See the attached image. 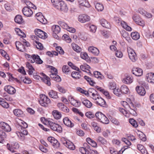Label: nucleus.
<instances>
[{"label": "nucleus", "instance_id": "f257e3e1", "mask_svg": "<svg viewBox=\"0 0 154 154\" xmlns=\"http://www.w3.org/2000/svg\"><path fill=\"white\" fill-rule=\"evenodd\" d=\"M35 33L36 36L34 35L32 36V39L34 41V44L35 43V42L38 41L39 40L38 37L41 38L45 39L48 37L47 34L46 32L39 29H35Z\"/></svg>", "mask_w": 154, "mask_h": 154}, {"label": "nucleus", "instance_id": "de8ad7c7", "mask_svg": "<svg viewBox=\"0 0 154 154\" xmlns=\"http://www.w3.org/2000/svg\"><path fill=\"white\" fill-rule=\"evenodd\" d=\"M81 58L86 61H88L90 60L87 53L85 52H81L80 54Z\"/></svg>", "mask_w": 154, "mask_h": 154}, {"label": "nucleus", "instance_id": "5701e85b", "mask_svg": "<svg viewBox=\"0 0 154 154\" xmlns=\"http://www.w3.org/2000/svg\"><path fill=\"white\" fill-rule=\"evenodd\" d=\"M100 22L101 25L103 27L108 29L110 28L111 27L109 23L106 20L104 19H100Z\"/></svg>", "mask_w": 154, "mask_h": 154}, {"label": "nucleus", "instance_id": "49530a36", "mask_svg": "<svg viewBox=\"0 0 154 154\" xmlns=\"http://www.w3.org/2000/svg\"><path fill=\"white\" fill-rule=\"evenodd\" d=\"M58 24L64 29H66L68 27V25L63 20H60L58 21Z\"/></svg>", "mask_w": 154, "mask_h": 154}, {"label": "nucleus", "instance_id": "6ab92c4d", "mask_svg": "<svg viewBox=\"0 0 154 154\" xmlns=\"http://www.w3.org/2000/svg\"><path fill=\"white\" fill-rule=\"evenodd\" d=\"M57 9L64 13L67 12L68 10L66 4L63 1L61 2L60 6Z\"/></svg>", "mask_w": 154, "mask_h": 154}, {"label": "nucleus", "instance_id": "c85d7f7f", "mask_svg": "<svg viewBox=\"0 0 154 154\" xmlns=\"http://www.w3.org/2000/svg\"><path fill=\"white\" fill-rule=\"evenodd\" d=\"M58 106L61 110L64 112H68L69 111V109L62 103H58Z\"/></svg>", "mask_w": 154, "mask_h": 154}, {"label": "nucleus", "instance_id": "1a4fd4ad", "mask_svg": "<svg viewBox=\"0 0 154 154\" xmlns=\"http://www.w3.org/2000/svg\"><path fill=\"white\" fill-rule=\"evenodd\" d=\"M127 107H128V111L131 114L133 115L134 116H136L137 115L136 110L137 109L136 107L134 105L132 102L130 103L129 105H128Z\"/></svg>", "mask_w": 154, "mask_h": 154}, {"label": "nucleus", "instance_id": "4468645a", "mask_svg": "<svg viewBox=\"0 0 154 154\" xmlns=\"http://www.w3.org/2000/svg\"><path fill=\"white\" fill-rule=\"evenodd\" d=\"M33 60H31V63H34L35 62L36 63L38 64H42L43 61L41 59L39 56L38 55L32 54Z\"/></svg>", "mask_w": 154, "mask_h": 154}, {"label": "nucleus", "instance_id": "6e6d98bb", "mask_svg": "<svg viewBox=\"0 0 154 154\" xmlns=\"http://www.w3.org/2000/svg\"><path fill=\"white\" fill-rule=\"evenodd\" d=\"M49 79L50 78L48 77H46V78H42V80L48 85L50 86L51 85V83Z\"/></svg>", "mask_w": 154, "mask_h": 154}, {"label": "nucleus", "instance_id": "cd10ccee", "mask_svg": "<svg viewBox=\"0 0 154 154\" xmlns=\"http://www.w3.org/2000/svg\"><path fill=\"white\" fill-rule=\"evenodd\" d=\"M82 101L83 105L88 108H90L92 106V103L87 99H83L82 100Z\"/></svg>", "mask_w": 154, "mask_h": 154}, {"label": "nucleus", "instance_id": "412c9836", "mask_svg": "<svg viewBox=\"0 0 154 154\" xmlns=\"http://www.w3.org/2000/svg\"><path fill=\"white\" fill-rule=\"evenodd\" d=\"M63 122L65 125L69 128H72L74 126V124L68 118L65 117L63 120Z\"/></svg>", "mask_w": 154, "mask_h": 154}, {"label": "nucleus", "instance_id": "423d86ee", "mask_svg": "<svg viewBox=\"0 0 154 154\" xmlns=\"http://www.w3.org/2000/svg\"><path fill=\"white\" fill-rule=\"evenodd\" d=\"M50 100L47 96L45 95H42L41 96L39 100L40 104L44 107H47L48 104L51 103Z\"/></svg>", "mask_w": 154, "mask_h": 154}, {"label": "nucleus", "instance_id": "4d7b16f0", "mask_svg": "<svg viewBox=\"0 0 154 154\" xmlns=\"http://www.w3.org/2000/svg\"><path fill=\"white\" fill-rule=\"evenodd\" d=\"M109 151L111 154H121V150L117 151L114 148H110Z\"/></svg>", "mask_w": 154, "mask_h": 154}, {"label": "nucleus", "instance_id": "a18cd8bd", "mask_svg": "<svg viewBox=\"0 0 154 154\" xmlns=\"http://www.w3.org/2000/svg\"><path fill=\"white\" fill-rule=\"evenodd\" d=\"M96 9L98 11H102L104 8L103 5L100 3H97L95 5Z\"/></svg>", "mask_w": 154, "mask_h": 154}, {"label": "nucleus", "instance_id": "39448f33", "mask_svg": "<svg viewBox=\"0 0 154 154\" xmlns=\"http://www.w3.org/2000/svg\"><path fill=\"white\" fill-rule=\"evenodd\" d=\"M20 146L19 143L16 142L12 143L11 145L8 143L7 144V149L12 152H17V150L19 148Z\"/></svg>", "mask_w": 154, "mask_h": 154}, {"label": "nucleus", "instance_id": "2f4dec72", "mask_svg": "<svg viewBox=\"0 0 154 154\" xmlns=\"http://www.w3.org/2000/svg\"><path fill=\"white\" fill-rule=\"evenodd\" d=\"M71 45L73 49L76 52L79 53L81 51V48L75 43H72Z\"/></svg>", "mask_w": 154, "mask_h": 154}, {"label": "nucleus", "instance_id": "79ce46f5", "mask_svg": "<svg viewBox=\"0 0 154 154\" xmlns=\"http://www.w3.org/2000/svg\"><path fill=\"white\" fill-rule=\"evenodd\" d=\"M14 115L17 117L21 116L23 114V111L19 109H15L13 110Z\"/></svg>", "mask_w": 154, "mask_h": 154}, {"label": "nucleus", "instance_id": "e2e57ef3", "mask_svg": "<svg viewBox=\"0 0 154 154\" xmlns=\"http://www.w3.org/2000/svg\"><path fill=\"white\" fill-rule=\"evenodd\" d=\"M134 21L137 23L138 21L140 20V17L137 14H135L133 15L132 17Z\"/></svg>", "mask_w": 154, "mask_h": 154}, {"label": "nucleus", "instance_id": "774afa93", "mask_svg": "<svg viewBox=\"0 0 154 154\" xmlns=\"http://www.w3.org/2000/svg\"><path fill=\"white\" fill-rule=\"evenodd\" d=\"M7 74L9 78V79L8 80L9 81L11 82L14 81V80H17V79L15 78L12 75L11 73L8 72L7 73Z\"/></svg>", "mask_w": 154, "mask_h": 154}, {"label": "nucleus", "instance_id": "9b49d317", "mask_svg": "<svg viewBox=\"0 0 154 154\" xmlns=\"http://www.w3.org/2000/svg\"><path fill=\"white\" fill-rule=\"evenodd\" d=\"M128 53L129 58L132 61L134 62L137 60V57L134 50H130L128 51Z\"/></svg>", "mask_w": 154, "mask_h": 154}, {"label": "nucleus", "instance_id": "69168bd1", "mask_svg": "<svg viewBox=\"0 0 154 154\" xmlns=\"http://www.w3.org/2000/svg\"><path fill=\"white\" fill-rule=\"evenodd\" d=\"M37 45H36V46L37 49L40 50H43V47L42 45L38 41H36L35 43Z\"/></svg>", "mask_w": 154, "mask_h": 154}, {"label": "nucleus", "instance_id": "e433bc0d", "mask_svg": "<svg viewBox=\"0 0 154 154\" xmlns=\"http://www.w3.org/2000/svg\"><path fill=\"white\" fill-rule=\"evenodd\" d=\"M63 72L66 75H68L71 72L70 68L67 65H64L62 68Z\"/></svg>", "mask_w": 154, "mask_h": 154}, {"label": "nucleus", "instance_id": "393cba45", "mask_svg": "<svg viewBox=\"0 0 154 154\" xmlns=\"http://www.w3.org/2000/svg\"><path fill=\"white\" fill-rule=\"evenodd\" d=\"M96 140L97 143L100 144L105 145H107V140L105 138L101 136L98 137L96 139Z\"/></svg>", "mask_w": 154, "mask_h": 154}, {"label": "nucleus", "instance_id": "f03ea898", "mask_svg": "<svg viewBox=\"0 0 154 154\" xmlns=\"http://www.w3.org/2000/svg\"><path fill=\"white\" fill-rule=\"evenodd\" d=\"M95 116L97 121L103 124H107L109 122L107 118L101 112H97L95 114Z\"/></svg>", "mask_w": 154, "mask_h": 154}, {"label": "nucleus", "instance_id": "13d9d810", "mask_svg": "<svg viewBox=\"0 0 154 154\" xmlns=\"http://www.w3.org/2000/svg\"><path fill=\"white\" fill-rule=\"evenodd\" d=\"M52 144L55 148H57L60 146V143L55 139L53 141Z\"/></svg>", "mask_w": 154, "mask_h": 154}, {"label": "nucleus", "instance_id": "bb28decb", "mask_svg": "<svg viewBox=\"0 0 154 154\" xmlns=\"http://www.w3.org/2000/svg\"><path fill=\"white\" fill-rule=\"evenodd\" d=\"M49 96L53 99H57L59 98L57 95V92L53 90H50L48 91Z\"/></svg>", "mask_w": 154, "mask_h": 154}, {"label": "nucleus", "instance_id": "7c9ffc66", "mask_svg": "<svg viewBox=\"0 0 154 154\" xmlns=\"http://www.w3.org/2000/svg\"><path fill=\"white\" fill-rule=\"evenodd\" d=\"M6 136V134L5 132L2 130L0 131V143H3L5 142Z\"/></svg>", "mask_w": 154, "mask_h": 154}, {"label": "nucleus", "instance_id": "a878e982", "mask_svg": "<svg viewBox=\"0 0 154 154\" xmlns=\"http://www.w3.org/2000/svg\"><path fill=\"white\" fill-rule=\"evenodd\" d=\"M133 81V78L131 75H127L126 77L123 79V82L126 84H130Z\"/></svg>", "mask_w": 154, "mask_h": 154}, {"label": "nucleus", "instance_id": "473e14b6", "mask_svg": "<svg viewBox=\"0 0 154 154\" xmlns=\"http://www.w3.org/2000/svg\"><path fill=\"white\" fill-rule=\"evenodd\" d=\"M36 16L37 20L42 23L45 24V22L43 19L44 17L42 15L41 13H38L36 14Z\"/></svg>", "mask_w": 154, "mask_h": 154}, {"label": "nucleus", "instance_id": "bf43d9fd", "mask_svg": "<svg viewBox=\"0 0 154 154\" xmlns=\"http://www.w3.org/2000/svg\"><path fill=\"white\" fill-rule=\"evenodd\" d=\"M61 141L62 143L65 146L70 141L68 140L66 138L64 137H62L61 138Z\"/></svg>", "mask_w": 154, "mask_h": 154}, {"label": "nucleus", "instance_id": "338daca9", "mask_svg": "<svg viewBox=\"0 0 154 154\" xmlns=\"http://www.w3.org/2000/svg\"><path fill=\"white\" fill-rule=\"evenodd\" d=\"M56 49L57 52H58L61 55L64 54V51L61 47H57Z\"/></svg>", "mask_w": 154, "mask_h": 154}, {"label": "nucleus", "instance_id": "f3484780", "mask_svg": "<svg viewBox=\"0 0 154 154\" xmlns=\"http://www.w3.org/2000/svg\"><path fill=\"white\" fill-rule=\"evenodd\" d=\"M4 89L8 93L13 94L16 92V90L14 88L10 86L7 85L5 87Z\"/></svg>", "mask_w": 154, "mask_h": 154}, {"label": "nucleus", "instance_id": "7ed1b4c3", "mask_svg": "<svg viewBox=\"0 0 154 154\" xmlns=\"http://www.w3.org/2000/svg\"><path fill=\"white\" fill-rule=\"evenodd\" d=\"M53 120L51 119V121H48V125L50 126L51 129L52 130L57 131L59 133H61L62 131L61 127L59 125L53 122Z\"/></svg>", "mask_w": 154, "mask_h": 154}, {"label": "nucleus", "instance_id": "2eb2a0df", "mask_svg": "<svg viewBox=\"0 0 154 154\" xmlns=\"http://www.w3.org/2000/svg\"><path fill=\"white\" fill-rule=\"evenodd\" d=\"M0 127L6 132H9L11 130L10 126L7 123L4 122H0Z\"/></svg>", "mask_w": 154, "mask_h": 154}, {"label": "nucleus", "instance_id": "6e6552de", "mask_svg": "<svg viewBox=\"0 0 154 154\" xmlns=\"http://www.w3.org/2000/svg\"><path fill=\"white\" fill-rule=\"evenodd\" d=\"M90 17L85 14H82L79 16L78 19L81 23H85L89 21L90 20Z\"/></svg>", "mask_w": 154, "mask_h": 154}, {"label": "nucleus", "instance_id": "c9c22d12", "mask_svg": "<svg viewBox=\"0 0 154 154\" xmlns=\"http://www.w3.org/2000/svg\"><path fill=\"white\" fill-rule=\"evenodd\" d=\"M120 89L122 93L127 94H128L129 93V90L128 87L125 85H122Z\"/></svg>", "mask_w": 154, "mask_h": 154}, {"label": "nucleus", "instance_id": "3c124183", "mask_svg": "<svg viewBox=\"0 0 154 154\" xmlns=\"http://www.w3.org/2000/svg\"><path fill=\"white\" fill-rule=\"evenodd\" d=\"M15 31L17 34L19 36H21L23 37H26L25 34L22 32V31L19 28H16L15 29Z\"/></svg>", "mask_w": 154, "mask_h": 154}, {"label": "nucleus", "instance_id": "a211bd4d", "mask_svg": "<svg viewBox=\"0 0 154 154\" xmlns=\"http://www.w3.org/2000/svg\"><path fill=\"white\" fill-rule=\"evenodd\" d=\"M132 73L136 76H140L143 74V70L139 68H134L132 71Z\"/></svg>", "mask_w": 154, "mask_h": 154}, {"label": "nucleus", "instance_id": "864d4df0", "mask_svg": "<svg viewBox=\"0 0 154 154\" xmlns=\"http://www.w3.org/2000/svg\"><path fill=\"white\" fill-rule=\"evenodd\" d=\"M41 121L43 122V124L45 125H48L49 123L48 122V121H51V119H45V117H42L40 119Z\"/></svg>", "mask_w": 154, "mask_h": 154}, {"label": "nucleus", "instance_id": "a19ab883", "mask_svg": "<svg viewBox=\"0 0 154 154\" xmlns=\"http://www.w3.org/2000/svg\"><path fill=\"white\" fill-rule=\"evenodd\" d=\"M131 35L132 38L135 40H138L140 37L139 34L137 32H132Z\"/></svg>", "mask_w": 154, "mask_h": 154}, {"label": "nucleus", "instance_id": "c03bdc74", "mask_svg": "<svg viewBox=\"0 0 154 154\" xmlns=\"http://www.w3.org/2000/svg\"><path fill=\"white\" fill-rule=\"evenodd\" d=\"M52 30L54 32L59 33L60 31V28L59 26L54 25L52 27Z\"/></svg>", "mask_w": 154, "mask_h": 154}, {"label": "nucleus", "instance_id": "9d476101", "mask_svg": "<svg viewBox=\"0 0 154 154\" xmlns=\"http://www.w3.org/2000/svg\"><path fill=\"white\" fill-rule=\"evenodd\" d=\"M88 96L92 97L93 99H96V97L98 96L97 91L92 88H89L88 89Z\"/></svg>", "mask_w": 154, "mask_h": 154}, {"label": "nucleus", "instance_id": "20e7f679", "mask_svg": "<svg viewBox=\"0 0 154 154\" xmlns=\"http://www.w3.org/2000/svg\"><path fill=\"white\" fill-rule=\"evenodd\" d=\"M115 21L116 23L119 25H121L123 28L127 30L131 31V28L127 25L126 23L122 20L121 19L118 17H115Z\"/></svg>", "mask_w": 154, "mask_h": 154}, {"label": "nucleus", "instance_id": "f704fd0d", "mask_svg": "<svg viewBox=\"0 0 154 154\" xmlns=\"http://www.w3.org/2000/svg\"><path fill=\"white\" fill-rule=\"evenodd\" d=\"M15 22L19 24L22 23L23 22V19L22 16L20 15H16L14 18Z\"/></svg>", "mask_w": 154, "mask_h": 154}, {"label": "nucleus", "instance_id": "0eeeda50", "mask_svg": "<svg viewBox=\"0 0 154 154\" xmlns=\"http://www.w3.org/2000/svg\"><path fill=\"white\" fill-rule=\"evenodd\" d=\"M83 146L79 148V151L82 154H89L91 148L89 144L87 143H84Z\"/></svg>", "mask_w": 154, "mask_h": 154}, {"label": "nucleus", "instance_id": "c756f323", "mask_svg": "<svg viewBox=\"0 0 154 154\" xmlns=\"http://www.w3.org/2000/svg\"><path fill=\"white\" fill-rule=\"evenodd\" d=\"M52 114L54 118L56 119H59L61 117V112L57 110H53L52 112Z\"/></svg>", "mask_w": 154, "mask_h": 154}, {"label": "nucleus", "instance_id": "ea45409f", "mask_svg": "<svg viewBox=\"0 0 154 154\" xmlns=\"http://www.w3.org/2000/svg\"><path fill=\"white\" fill-rule=\"evenodd\" d=\"M71 75L72 78L76 79H80L81 77V75L79 72L76 71L72 72L71 73Z\"/></svg>", "mask_w": 154, "mask_h": 154}, {"label": "nucleus", "instance_id": "680f3d73", "mask_svg": "<svg viewBox=\"0 0 154 154\" xmlns=\"http://www.w3.org/2000/svg\"><path fill=\"white\" fill-rule=\"evenodd\" d=\"M48 67L51 70V73H58L57 70L54 67L49 65Z\"/></svg>", "mask_w": 154, "mask_h": 154}, {"label": "nucleus", "instance_id": "5fc2aeb1", "mask_svg": "<svg viewBox=\"0 0 154 154\" xmlns=\"http://www.w3.org/2000/svg\"><path fill=\"white\" fill-rule=\"evenodd\" d=\"M113 92L115 95L118 97L121 96V94H122L121 91V89H116L115 88V89L113 90Z\"/></svg>", "mask_w": 154, "mask_h": 154}, {"label": "nucleus", "instance_id": "37998d69", "mask_svg": "<svg viewBox=\"0 0 154 154\" xmlns=\"http://www.w3.org/2000/svg\"><path fill=\"white\" fill-rule=\"evenodd\" d=\"M96 88L97 90L100 91L101 93H102L106 97L109 96V93L108 92L105 91L104 89L102 88L101 87L97 86Z\"/></svg>", "mask_w": 154, "mask_h": 154}, {"label": "nucleus", "instance_id": "603ef678", "mask_svg": "<svg viewBox=\"0 0 154 154\" xmlns=\"http://www.w3.org/2000/svg\"><path fill=\"white\" fill-rule=\"evenodd\" d=\"M109 87L110 89L113 90L116 88V83L113 82H109Z\"/></svg>", "mask_w": 154, "mask_h": 154}, {"label": "nucleus", "instance_id": "0e129e2a", "mask_svg": "<svg viewBox=\"0 0 154 154\" xmlns=\"http://www.w3.org/2000/svg\"><path fill=\"white\" fill-rule=\"evenodd\" d=\"M71 104L74 106L78 107L80 106L81 103L79 101L75 100Z\"/></svg>", "mask_w": 154, "mask_h": 154}, {"label": "nucleus", "instance_id": "58836bf2", "mask_svg": "<svg viewBox=\"0 0 154 154\" xmlns=\"http://www.w3.org/2000/svg\"><path fill=\"white\" fill-rule=\"evenodd\" d=\"M94 75L95 77L100 80L104 78V76L101 73L97 71H95L94 72Z\"/></svg>", "mask_w": 154, "mask_h": 154}, {"label": "nucleus", "instance_id": "09e8293b", "mask_svg": "<svg viewBox=\"0 0 154 154\" xmlns=\"http://www.w3.org/2000/svg\"><path fill=\"white\" fill-rule=\"evenodd\" d=\"M69 149L71 150H74L75 148L74 144L71 141H69L68 143L66 146Z\"/></svg>", "mask_w": 154, "mask_h": 154}, {"label": "nucleus", "instance_id": "4be33fe9", "mask_svg": "<svg viewBox=\"0 0 154 154\" xmlns=\"http://www.w3.org/2000/svg\"><path fill=\"white\" fill-rule=\"evenodd\" d=\"M15 45L17 50L20 51L24 52L25 51L23 45L19 41L15 42Z\"/></svg>", "mask_w": 154, "mask_h": 154}, {"label": "nucleus", "instance_id": "dca6fc26", "mask_svg": "<svg viewBox=\"0 0 154 154\" xmlns=\"http://www.w3.org/2000/svg\"><path fill=\"white\" fill-rule=\"evenodd\" d=\"M137 93L140 95L143 96L146 94V91L143 86H138L136 88Z\"/></svg>", "mask_w": 154, "mask_h": 154}, {"label": "nucleus", "instance_id": "8fccbe9b", "mask_svg": "<svg viewBox=\"0 0 154 154\" xmlns=\"http://www.w3.org/2000/svg\"><path fill=\"white\" fill-rule=\"evenodd\" d=\"M129 122L131 125L135 128L137 127L138 125V124L137 122L133 119H129Z\"/></svg>", "mask_w": 154, "mask_h": 154}, {"label": "nucleus", "instance_id": "ddd939ff", "mask_svg": "<svg viewBox=\"0 0 154 154\" xmlns=\"http://www.w3.org/2000/svg\"><path fill=\"white\" fill-rule=\"evenodd\" d=\"M22 12L25 16L30 17L33 14V12L30 8L26 7H24L22 10Z\"/></svg>", "mask_w": 154, "mask_h": 154}, {"label": "nucleus", "instance_id": "052dcab7", "mask_svg": "<svg viewBox=\"0 0 154 154\" xmlns=\"http://www.w3.org/2000/svg\"><path fill=\"white\" fill-rule=\"evenodd\" d=\"M86 116L89 119L93 118L94 117L95 115L91 112H88L85 113Z\"/></svg>", "mask_w": 154, "mask_h": 154}, {"label": "nucleus", "instance_id": "4c0bfd02", "mask_svg": "<svg viewBox=\"0 0 154 154\" xmlns=\"http://www.w3.org/2000/svg\"><path fill=\"white\" fill-rule=\"evenodd\" d=\"M21 81L26 84H30L32 82V81L27 76L21 77L20 78Z\"/></svg>", "mask_w": 154, "mask_h": 154}, {"label": "nucleus", "instance_id": "b1692460", "mask_svg": "<svg viewBox=\"0 0 154 154\" xmlns=\"http://www.w3.org/2000/svg\"><path fill=\"white\" fill-rule=\"evenodd\" d=\"M88 51L95 55H97L99 53V50L94 46H90L88 48Z\"/></svg>", "mask_w": 154, "mask_h": 154}, {"label": "nucleus", "instance_id": "aec40b11", "mask_svg": "<svg viewBox=\"0 0 154 154\" xmlns=\"http://www.w3.org/2000/svg\"><path fill=\"white\" fill-rule=\"evenodd\" d=\"M147 81L149 82L154 84V73L150 72L146 75Z\"/></svg>", "mask_w": 154, "mask_h": 154}, {"label": "nucleus", "instance_id": "f8f14e48", "mask_svg": "<svg viewBox=\"0 0 154 154\" xmlns=\"http://www.w3.org/2000/svg\"><path fill=\"white\" fill-rule=\"evenodd\" d=\"M95 100H98L95 102V103L98 104L100 106H103V107L106 106V102L105 100L103 99L101 97H99V95L98 96L96 97V99Z\"/></svg>", "mask_w": 154, "mask_h": 154}, {"label": "nucleus", "instance_id": "72a5a7b5", "mask_svg": "<svg viewBox=\"0 0 154 154\" xmlns=\"http://www.w3.org/2000/svg\"><path fill=\"white\" fill-rule=\"evenodd\" d=\"M86 141L88 144L90 145L91 146L94 147H97V144L95 141L91 139L89 137L87 138L86 139Z\"/></svg>", "mask_w": 154, "mask_h": 154}]
</instances>
